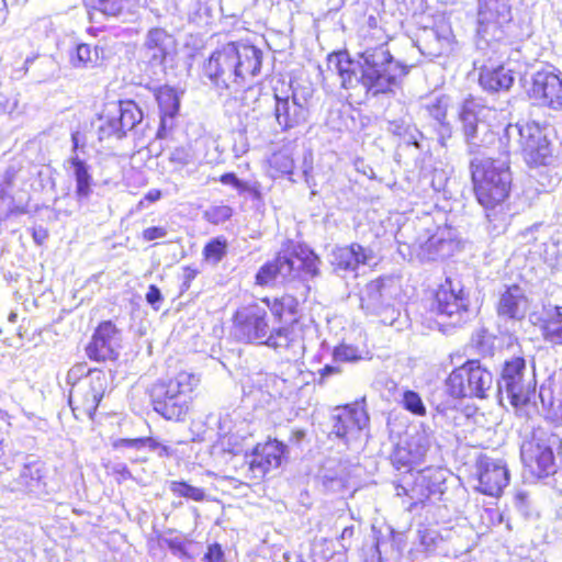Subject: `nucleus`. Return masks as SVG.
Instances as JSON below:
<instances>
[{"instance_id": "11", "label": "nucleus", "mask_w": 562, "mask_h": 562, "mask_svg": "<svg viewBox=\"0 0 562 562\" xmlns=\"http://www.w3.org/2000/svg\"><path fill=\"white\" fill-rule=\"evenodd\" d=\"M492 109L484 105L480 99L467 98L459 110L462 133L470 153H479L482 148H490L496 142L497 134L487 123Z\"/></svg>"}, {"instance_id": "2", "label": "nucleus", "mask_w": 562, "mask_h": 562, "mask_svg": "<svg viewBox=\"0 0 562 562\" xmlns=\"http://www.w3.org/2000/svg\"><path fill=\"white\" fill-rule=\"evenodd\" d=\"M470 171L475 196L485 210L488 232L495 236L505 233L512 216L507 205L513 181L509 157L501 151L497 159L474 158Z\"/></svg>"}, {"instance_id": "26", "label": "nucleus", "mask_w": 562, "mask_h": 562, "mask_svg": "<svg viewBox=\"0 0 562 562\" xmlns=\"http://www.w3.org/2000/svg\"><path fill=\"white\" fill-rule=\"evenodd\" d=\"M91 21L99 16L115 18L121 22H132L137 16L138 0H83Z\"/></svg>"}, {"instance_id": "12", "label": "nucleus", "mask_w": 562, "mask_h": 562, "mask_svg": "<svg viewBox=\"0 0 562 562\" xmlns=\"http://www.w3.org/2000/svg\"><path fill=\"white\" fill-rule=\"evenodd\" d=\"M291 94L274 92V116L282 132L304 125L310 116L314 89L310 83H290Z\"/></svg>"}, {"instance_id": "28", "label": "nucleus", "mask_w": 562, "mask_h": 562, "mask_svg": "<svg viewBox=\"0 0 562 562\" xmlns=\"http://www.w3.org/2000/svg\"><path fill=\"white\" fill-rule=\"evenodd\" d=\"M529 307L525 291L518 285L507 286L499 295L496 311L504 321L518 322L525 318Z\"/></svg>"}, {"instance_id": "56", "label": "nucleus", "mask_w": 562, "mask_h": 562, "mask_svg": "<svg viewBox=\"0 0 562 562\" xmlns=\"http://www.w3.org/2000/svg\"><path fill=\"white\" fill-rule=\"evenodd\" d=\"M422 137V133L415 127L409 125L405 134L401 136V139L406 145H414L419 147V138Z\"/></svg>"}, {"instance_id": "22", "label": "nucleus", "mask_w": 562, "mask_h": 562, "mask_svg": "<svg viewBox=\"0 0 562 562\" xmlns=\"http://www.w3.org/2000/svg\"><path fill=\"white\" fill-rule=\"evenodd\" d=\"M451 99L447 94L429 97L423 104L427 126L436 134L438 143L445 147L452 136V125L448 120Z\"/></svg>"}, {"instance_id": "29", "label": "nucleus", "mask_w": 562, "mask_h": 562, "mask_svg": "<svg viewBox=\"0 0 562 562\" xmlns=\"http://www.w3.org/2000/svg\"><path fill=\"white\" fill-rule=\"evenodd\" d=\"M445 232L437 231L425 240L418 238L413 244L412 250L420 261H435L452 254L454 243L450 237H445Z\"/></svg>"}, {"instance_id": "46", "label": "nucleus", "mask_w": 562, "mask_h": 562, "mask_svg": "<svg viewBox=\"0 0 562 562\" xmlns=\"http://www.w3.org/2000/svg\"><path fill=\"white\" fill-rule=\"evenodd\" d=\"M233 209L229 205H213L204 212V218L214 225L223 224L233 216Z\"/></svg>"}, {"instance_id": "54", "label": "nucleus", "mask_w": 562, "mask_h": 562, "mask_svg": "<svg viewBox=\"0 0 562 562\" xmlns=\"http://www.w3.org/2000/svg\"><path fill=\"white\" fill-rule=\"evenodd\" d=\"M146 302L155 310L158 311L161 306V303L164 301L162 294L160 289L155 285L150 284L148 286V291L145 295Z\"/></svg>"}, {"instance_id": "30", "label": "nucleus", "mask_w": 562, "mask_h": 562, "mask_svg": "<svg viewBox=\"0 0 562 562\" xmlns=\"http://www.w3.org/2000/svg\"><path fill=\"white\" fill-rule=\"evenodd\" d=\"M158 103L160 124L156 133L157 138H165L167 131L173 125V119L180 109V98L175 88L169 86L159 87L155 92Z\"/></svg>"}, {"instance_id": "43", "label": "nucleus", "mask_w": 562, "mask_h": 562, "mask_svg": "<svg viewBox=\"0 0 562 562\" xmlns=\"http://www.w3.org/2000/svg\"><path fill=\"white\" fill-rule=\"evenodd\" d=\"M227 240L223 236L212 238L203 248L206 261L217 265L227 254Z\"/></svg>"}, {"instance_id": "15", "label": "nucleus", "mask_w": 562, "mask_h": 562, "mask_svg": "<svg viewBox=\"0 0 562 562\" xmlns=\"http://www.w3.org/2000/svg\"><path fill=\"white\" fill-rule=\"evenodd\" d=\"M470 300L460 280L447 277L435 292L432 310L447 317L453 326L465 323L470 317Z\"/></svg>"}, {"instance_id": "34", "label": "nucleus", "mask_w": 562, "mask_h": 562, "mask_svg": "<svg viewBox=\"0 0 562 562\" xmlns=\"http://www.w3.org/2000/svg\"><path fill=\"white\" fill-rule=\"evenodd\" d=\"M390 299L391 293L384 280L376 279L369 282L362 291L361 307L370 314L381 313L385 305L390 304Z\"/></svg>"}, {"instance_id": "8", "label": "nucleus", "mask_w": 562, "mask_h": 562, "mask_svg": "<svg viewBox=\"0 0 562 562\" xmlns=\"http://www.w3.org/2000/svg\"><path fill=\"white\" fill-rule=\"evenodd\" d=\"M560 435L549 427L538 426L525 435L520 445V458L538 477H547L557 472L555 453L561 449Z\"/></svg>"}, {"instance_id": "13", "label": "nucleus", "mask_w": 562, "mask_h": 562, "mask_svg": "<svg viewBox=\"0 0 562 562\" xmlns=\"http://www.w3.org/2000/svg\"><path fill=\"white\" fill-rule=\"evenodd\" d=\"M493 385V374L477 360H469L456 368L448 376V393L456 398H485Z\"/></svg>"}, {"instance_id": "14", "label": "nucleus", "mask_w": 562, "mask_h": 562, "mask_svg": "<svg viewBox=\"0 0 562 562\" xmlns=\"http://www.w3.org/2000/svg\"><path fill=\"white\" fill-rule=\"evenodd\" d=\"M526 360L515 357L504 363L497 389L501 395L506 394L515 407L524 406L530 402L536 392V382L526 375Z\"/></svg>"}, {"instance_id": "61", "label": "nucleus", "mask_w": 562, "mask_h": 562, "mask_svg": "<svg viewBox=\"0 0 562 562\" xmlns=\"http://www.w3.org/2000/svg\"><path fill=\"white\" fill-rule=\"evenodd\" d=\"M112 473L119 475V480L126 481L133 477L127 465L123 462L114 463L111 467Z\"/></svg>"}, {"instance_id": "60", "label": "nucleus", "mask_w": 562, "mask_h": 562, "mask_svg": "<svg viewBox=\"0 0 562 562\" xmlns=\"http://www.w3.org/2000/svg\"><path fill=\"white\" fill-rule=\"evenodd\" d=\"M408 126L409 124L405 123L403 120H394L387 123L386 131L401 138V136L405 134V131H407Z\"/></svg>"}, {"instance_id": "53", "label": "nucleus", "mask_w": 562, "mask_h": 562, "mask_svg": "<svg viewBox=\"0 0 562 562\" xmlns=\"http://www.w3.org/2000/svg\"><path fill=\"white\" fill-rule=\"evenodd\" d=\"M8 202H4V213L2 212V217H4V221L11 216H19L22 214L29 213L27 204H15L13 201V198L8 194Z\"/></svg>"}, {"instance_id": "10", "label": "nucleus", "mask_w": 562, "mask_h": 562, "mask_svg": "<svg viewBox=\"0 0 562 562\" xmlns=\"http://www.w3.org/2000/svg\"><path fill=\"white\" fill-rule=\"evenodd\" d=\"M518 138L524 159L528 165L544 166L552 150L546 134V127L536 121L509 123L499 138V150L509 157L512 138Z\"/></svg>"}, {"instance_id": "47", "label": "nucleus", "mask_w": 562, "mask_h": 562, "mask_svg": "<svg viewBox=\"0 0 562 562\" xmlns=\"http://www.w3.org/2000/svg\"><path fill=\"white\" fill-rule=\"evenodd\" d=\"M270 165L272 168H274L277 171L283 173V175H293L294 169V160L288 151H279L272 155L270 159Z\"/></svg>"}, {"instance_id": "52", "label": "nucleus", "mask_w": 562, "mask_h": 562, "mask_svg": "<svg viewBox=\"0 0 562 562\" xmlns=\"http://www.w3.org/2000/svg\"><path fill=\"white\" fill-rule=\"evenodd\" d=\"M381 317V322L389 326H396L398 323V317L401 312L395 308L393 305L386 304L385 307L381 311V313H374Z\"/></svg>"}, {"instance_id": "19", "label": "nucleus", "mask_w": 562, "mask_h": 562, "mask_svg": "<svg viewBox=\"0 0 562 562\" xmlns=\"http://www.w3.org/2000/svg\"><path fill=\"white\" fill-rule=\"evenodd\" d=\"M87 147V136L75 131L71 133V156L67 159L72 176L76 181V199L80 202L88 200L92 193L93 178L91 167L88 162L80 157V153H85Z\"/></svg>"}, {"instance_id": "9", "label": "nucleus", "mask_w": 562, "mask_h": 562, "mask_svg": "<svg viewBox=\"0 0 562 562\" xmlns=\"http://www.w3.org/2000/svg\"><path fill=\"white\" fill-rule=\"evenodd\" d=\"M476 47L487 55L497 54L512 21L509 0H476Z\"/></svg>"}, {"instance_id": "40", "label": "nucleus", "mask_w": 562, "mask_h": 562, "mask_svg": "<svg viewBox=\"0 0 562 562\" xmlns=\"http://www.w3.org/2000/svg\"><path fill=\"white\" fill-rule=\"evenodd\" d=\"M218 181L234 188L239 195L249 194L254 200L261 199V186L258 181L241 180L235 172L223 173Z\"/></svg>"}, {"instance_id": "57", "label": "nucleus", "mask_w": 562, "mask_h": 562, "mask_svg": "<svg viewBox=\"0 0 562 562\" xmlns=\"http://www.w3.org/2000/svg\"><path fill=\"white\" fill-rule=\"evenodd\" d=\"M167 236V229L161 226H151L143 231V239L150 241Z\"/></svg>"}, {"instance_id": "37", "label": "nucleus", "mask_w": 562, "mask_h": 562, "mask_svg": "<svg viewBox=\"0 0 562 562\" xmlns=\"http://www.w3.org/2000/svg\"><path fill=\"white\" fill-rule=\"evenodd\" d=\"M112 109L116 112L124 135L139 124L144 117L142 109L133 100L112 103Z\"/></svg>"}, {"instance_id": "44", "label": "nucleus", "mask_w": 562, "mask_h": 562, "mask_svg": "<svg viewBox=\"0 0 562 562\" xmlns=\"http://www.w3.org/2000/svg\"><path fill=\"white\" fill-rule=\"evenodd\" d=\"M400 404L405 411L415 416H425L427 413V408L422 396L413 390H405L402 393Z\"/></svg>"}, {"instance_id": "20", "label": "nucleus", "mask_w": 562, "mask_h": 562, "mask_svg": "<svg viewBox=\"0 0 562 562\" xmlns=\"http://www.w3.org/2000/svg\"><path fill=\"white\" fill-rule=\"evenodd\" d=\"M121 341L117 327L111 321L102 322L86 347L87 356L94 361L115 360L120 355Z\"/></svg>"}, {"instance_id": "32", "label": "nucleus", "mask_w": 562, "mask_h": 562, "mask_svg": "<svg viewBox=\"0 0 562 562\" xmlns=\"http://www.w3.org/2000/svg\"><path fill=\"white\" fill-rule=\"evenodd\" d=\"M417 47L424 56L439 57L451 48V31L448 27L424 29L418 36Z\"/></svg>"}, {"instance_id": "58", "label": "nucleus", "mask_w": 562, "mask_h": 562, "mask_svg": "<svg viewBox=\"0 0 562 562\" xmlns=\"http://www.w3.org/2000/svg\"><path fill=\"white\" fill-rule=\"evenodd\" d=\"M139 443H140V437L134 438V439L120 438L113 442V448L116 450L132 449V450L139 451Z\"/></svg>"}, {"instance_id": "17", "label": "nucleus", "mask_w": 562, "mask_h": 562, "mask_svg": "<svg viewBox=\"0 0 562 562\" xmlns=\"http://www.w3.org/2000/svg\"><path fill=\"white\" fill-rule=\"evenodd\" d=\"M47 469L43 461L27 458L20 468L18 475L9 482L11 492L29 495L33 498H43L49 495L47 487Z\"/></svg>"}, {"instance_id": "36", "label": "nucleus", "mask_w": 562, "mask_h": 562, "mask_svg": "<svg viewBox=\"0 0 562 562\" xmlns=\"http://www.w3.org/2000/svg\"><path fill=\"white\" fill-rule=\"evenodd\" d=\"M267 307L271 311L272 322L278 321L279 323L289 322L291 325L293 322L296 324V328L301 331L299 323L295 318L299 312V301L292 295H283L279 299H274L270 304L269 299L265 300Z\"/></svg>"}, {"instance_id": "18", "label": "nucleus", "mask_w": 562, "mask_h": 562, "mask_svg": "<svg viewBox=\"0 0 562 562\" xmlns=\"http://www.w3.org/2000/svg\"><path fill=\"white\" fill-rule=\"evenodd\" d=\"M331 422L330 435H335L348 445L350 441L358 439L361 431L368 427L369 415L363 404L355 403L337 407L331 416Z\"/></svg>"}, {"instance_id": "50", "label": "nucleus", "mask_w": 562, "mask_h": 562, "mask_svg": "<svg viewBox=\"0 0 562 562\" xmlns=\"http://www.w3.org/2000/svg\"><path fill=\"white\" fill-rule=\"evenodd\" d=\"M169 161L179 167H184L192 161V154L186 147H177L170 153Z\"/></svg>"}, {"instance_id": "63", "label": "nucleus", "mask_w": 562, "mask_h": 562, "mask_svg": "<svg viewBox=\"0 0 562 562\" xmlns=\"http://www.w3.org/2000/svg\"><path fill=\"white\" fill-rule=\"evenodd\" d=\"M160 447V443L153 437H140L139 451L144 448H148L150 451H155Z\"/></svg>"}, {"instance_id": "24", "label": "nucleus", "mask_w": 562, "mask_h": 562, "mask_svg": "<svg viewBox=\"0 0 562 562\" xmlns=\"http://www.w3.org/2000/svg\"><path fill=\"white\" fill-rule=\"evenodd\" d=\"M288 452V447L282 441L269 439L265 443H258L250 456L249 470L254 477H262L272 469L282 464Z\"/></svg>"}, {"instance_id": "39", "label": "nucleus", "mask_w": 562, "mask_h": 562, "mask_svg": "<svg viewBox=\"0 0 562 562\" xmlns=\"http://www.w3.org/2000/svg\"><path fill=\"white\" fill-rule=\"evenodd\" d=\"M404 442L407 445V449H411L415 459L422 461L434 442L432 430L422 424Z\"/></svg>"}, {"instance_id": "42", "label": "nucleus", "mask_w": 562, "mask_h": 562, "mask_svg": "<svg viewBox=\"0 0 562 562\" xmlns=\"http://www.w3.org/2000/svg\"><path fill=\"white\" fill-rule=\"evenodd\" d=\"M169 490L178 497H184L194 502H203L206 496L203 488L193 486L184 481H170Z\"/></svg>"}, {"instance_id": "1", "label": "nucleus", "mask_w": 562, "mask_h": 562, "mask_svg": "<svg viewBox=\"0 0 562 562\" xmlns=\"http://www.w3.org/2000/svg\"><path fill=\"white\" fill-rule=\"evenodd\" d=\"M359 58L355 61L346 50L334 52L327 56V70L339 76L344 89L360 85L371 97L394 95L411 69L392 56L386 44L364 49Z\"/></svg>"}, {"instance_id": "51", "label": "nucleus", "mask_w": 562, "mask_h": 562, "mask_svg": "<svg viewBox=\"0 0 562 562\" xmlns=\"http://www.w3.org/2000/svg\"><path fill=\"white\" fill-rule=\"evenodd\" d=\"M164 542L175 557L187 558L189 555L186 541L181 537L165 538Z\"/></svg>"}, {"instance_id": "33", "label": "nucleus", "mask_w": 562, "mask_h": 562, "mask_svg": "<svg viewBox=\"0 0 562 562\" xmlns=\"http://www.w3.org/2000/svg\"><path fill=\"white\" fill-rule=\"evenodd\" d=\"M514 81L513 71L503 65L481 68L479 82L484 91L491 93L508 91Z\"/></svg>"}, {"instance_id": "31", "label": "nucleus", "mask_w": 562, "mask_h": 562, "mask_svg": "<svg viewBox=\"0 0 562 562\" xmlns=\"http://www.w3.org/2000/svg\"><path fill=\"white\" fill-rule=\"evenodd\" d=\"M535 324L539 327L546 342L562 346V306L543 305Z\"/></svg>"}, {"instance_id": "21", "label": "nucleus", "mask_w": 562, "mask_h": 562, "mask_svg": "<svg viewBox=\"0 0 562 562\" xmlns=\"http://www.w3.org/2000/svg\"><path fill=\"white\" fill-rule=\"evenodd\" d=\"M447 471L441 468H426L414 476L411 485L409 498L412 503L408 508L424 503L431 496L439 497L446 490Z\"/></svg>"}, {"instance_id": "48", "label": "nucleus", "mask_w": 562, "mask_h": 562, "mask_svg": "<svg viewBox=\"0 0 562 562\" xmlns=\"http://www.w3.org/2000/svg\"><path fill=\"white\" fill-rule=\"evenodd\" d=\"M335 362H355L361 359L359 350L349 345H340L333 352Z\"/></svg>"}, {"instance_id": "64", "label": "nucleus", "mask_w": 562, "mask_h": 562, "mask_svg": "<svg viewBox=\"0 0 562 562\" xmlns=\"http://www.w3.org/2000/svg\"><path fill=\"white\" fill-rule=\"evenodd\" d=\"M306 432L303 429H294L291 431V435L289 437V441L292 445L299 446L303 439L305 438Z\"/></svg>"}, {"instance_id": "25", "label": "nucleus", "mask_w": 562, "mask_h": 562, "mask_svg": "<svg viewBox=\"0 0 562 562\" xmlns=\"http://www.w3.org/2000/svg\"><path fill=\"white\" fill-rule=\"evenodd\" d=\"M378 257L371 247H364L358 243L349 246L337 247L331 252V265L337 273L356 272L359 266L375 263Z\"/></svg>"}, {"instance_id": "38", "label": "nucleus", "mask_w": 562, "mask_h": 562, "mask_svg": "<svg viewBox=\"0 0 562 562\" xmlns=\"http://www.w3.org/2000/svg\"><path fill=\"white\" fill-rule=\"evenodd\" d=\"M97 133L98 139L100 142L109 139L111 137H114L116 139H122L123 137H125L121 128L116 112L112 109V103L105 105L104 110L99 115Z\"/></svg>"}, {"instance_id": "16", "label": "nucleus", "mask_w": 562, "mask_h": 562, "mask_svg": "<svg viewBox=\"0 0 562 562\" xmlns=\"http://www.w3.org/2000/svg\"><path fill=\"white\" fill-rule=\"evenodd\" d=\"M527 95L533 105L562 111V78L554 68L536 71Z\"/></svg>"}, {"instance_id": "4", "label": "nucleus", "mask_w": 562, "mask_h": 562, "mask_svg": "<svg viewBox=\"0 0 562 562\" xmlns=\"http://www.w3.org/2000/svg\"><path fill=\"white\" fill-rule=\"evenodd\" d=\"M233 335L240 342L266 346L274 350H291L294 356L304 349L302 333L294 322L291 325H276L267 307L258 304L236 311L233 317Z\"/></svg>"}, {"instance_id": "59", "label": "nucleus", "mask_w": 562, "mask_h": 562, "mask_svg": "<svg viewBox=\"0 0 562 562\" xmlns=\"http://www.w3.org/2000/svg\"><path fill=\"white\" fill-rule=\"evenodd\" d=\"M353 535H355L353 526H346L342 529V531L338 538V542H339L340 548L344 551H347L351 547V538L353 537Z\"/></svg>"}, {"instance_id": "23", "label": "nucleus", "mask_w": 562, "mask_h": 562, "mask_svg": "<svg viewBox=\"0 0 562 562\" xmlns=\"http://www.w3.org/2000/svg\"><path fill=\"white\" fill-rule=\"evenodd\" d=\"M479 491L499 496L509 483V471L503 460L482 458L477 463Z\"/></svg>"}, {"instance_id": "55", "label": "nucleus", "mask_w": 562, "mask_h": 562, "mask_svg": "<svg viewBox=\"0 0 562 562\" xmlns=\"http://www.w3.org/2000/svg\"><path fill=\"white\" fill-rule=\"evenodd\" d=\"M224 559V552L218 543H212L207 547V551L204 555L206 562H222Z\"/></svg>"}, {"instance_id": "7", "label": "nucleus", "mask_w": 562, "mask_h": 562, "mask_svg": "<svg viewBox=\"0 0 562 562\" xmlns=\"http://www.w3.org/2000/svg\"><path fill=\"white\" fill-rule=\"evenodd\" d=\"M199 378L189 372H180L175 378L158 380L148 390L154 412L172 422L184 420L192 403V392Z\"/></svg>"}, {"instance_id": "62", "label": "nucleus", "mask_w": 562, "mask_h": 562, "mask_svg": "<svg viewBox=\"0 0 562 562\" xmlns=\"http://www.w3.org/2000/svg\"><path fill=\"white\" fill-rule=\"evenodd\" d=\"M32 237L36 245H43L48 238V231L43 226L34 227L32 231Z\"/></svg>"}, {"instance_id": "35", "label": "nucleus", "mask_w": 562, "mask_h": 562, "mask_svg": "<svg viewBox=\"0 0 562 562\" xmlns=\"http://www.w3.org/2000/svg\"><path fill=\"white\" fill-rule=\"evenodd\" d=\"M445 541L436 529L419 527L417 530L414 548L411 554L417 559L419 553L425 555L443 554Z\"/></svg>"}, {"instance_id": "49", "label": "nucleus", "mask_w": 562, "mask_h": 562, "mask_svg": "<svg viewBox=\"0 0 562 562\" xmlns=\"http://www.w3.org/2000/svg\"><path fill=\"white\" fill-rule=\"evenodd\" d=\"M21 168L20 162H11L4 172L0 175V189H2L3 194H9V190L13 186Z\"/></svg>"}, {"instance_id": "45", "label": "nucleus", "mask_w": 562, "mask_h": 562, "mask_svg": "<svg viewBox=\"0 0 562 562\" xmlns=\"http://www.w3.org/2000/svg\"><path fill=\"white\" fill-rule=\"evenodd\" d=\"M99 59L98 47H91L89 44H79L76 47L75 55L71 56V63L75 67H87L95 64Z\"/></svg>"}, {"instance_id": "41", "label": "nucleus", "mask_w": 562, "mask_h": 562, "mask_svg": "<svg viewBox=\"0 0 562 562\" xmlns=\"http://www.w3.org/2000/svg\"><path fill=\"white\" fill-rule=\"evenodd\" d=\"M392 464L397 469L409 472L414 464H418L420 461L415 459V456L407 449V445L405 442H400L394 448L391 454Z\"/></svg>"}, {"instance_id": "5", "label": "nucleus", "mask_w": 562, "mask_h": 562, "mask_svg": "<svg viewBox=\"0 0 562 562\" xmlns=\"http://www.w3.org/2000/svg\"><path fill=\"white\" fill-rule=\"evenodd\" d=\"M321 259L310 247L293 244L263 263L255 276V283L272 288L296 279L306 281L319 274Z\"/></svg>"}, {"instance_id": "3", "label": "nucleus", "mask_w": 562, "mask_h": 562, "mask_svg": "<svg viewBox=\"0 0 562 562\" xmlns=\"http://www.w3.org/2000/svg\"><path fill=\"white\" fill-rule=\"evenodd\" d=\"M262 52L254 45L231 42L216 49L203 66V74L221 97L239 99L248 79L260 72Z\"/></svg>"}, {"instance_id": "6", "label": "nucleus", "mask_w": 562, "mask_h": 562, "mask_svg": "<svg viewBox=\"0 0 562 562\" xmlns=\"http://www.w3.org/2000/svg\"><path fill=\"white\" fill-rule=\"evenodd\" d=\"M66 383L70 386L68 403L76 419H92L108 389L106 373L77 363L68 370Z\"/></svg>"}, {"instance_id": "27", "label": "nucleus", "mask_w": 562, "mask_h": 562, "mask_svg": "<svg viewBox=\"0 0 562 562\" xmlns=\"http://www.w3.org/2000/svg\"><path fill=\"white\" fill-rule=\"evenodd\" d=\"M173 37L161 27L150 29L143 44L144 58L151 66H161L167 56L175 50Z\"/></svg>"}]
</instances>
